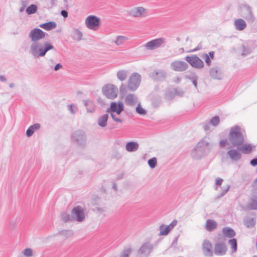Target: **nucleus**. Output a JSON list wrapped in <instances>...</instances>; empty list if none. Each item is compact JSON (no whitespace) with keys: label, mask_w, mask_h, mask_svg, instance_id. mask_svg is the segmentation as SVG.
<instances>
[{"label":"nucleus","mask_w":257,"mask_h":257,"mask_svg":"<svg viewBox=\"0 0 257 257\" xmlns=\"http://www.w3.org/2000/svg\"><path fill=\"white\" fill-rule=\"evenodd\" d=\"M219 122V117L218 116L213 117L210 120V123L214 126L218 125Z\"/></svg>","instance_id":"nucleus-51"},{"label":"nucleus","mask_w":257,"mask_h":257,"mask_svg":"<svg viewBox=\"0 0 257 257\" xmlns=\"http://www.w3.org/2000/svg\"><path fill=\"white\" fill-rule=\"evenodd\" d=\"M141 75L137 73H133L128 82V88L131 91H135L139 87L141 82Z\"/></svg>","instance_id":"nucleus-9"},{"label":"nucleus","mask_w":257,"mask_h":257,"mask_svg":"<svg viewBox=\"0 0 257 257\" xmlns=\"http://www.w3.org/2000/svg\"><path fill=\"white\" fill-rule=\"evenodd\" d=\"M254 47L251 42H246L243 44L240 48V51L241 52V55L246 56L251 53Z\"/></svg>","instance_id":"nucleus-19"},{"label":"nucleus","mask_w":257,"mask_h":257,"mask_svg":"<svg viewBox=\"0 0 257 257\" xmlns=\"http://www.w3.org/2000/svg\"><path fill=\"white\" fill-rule=\"evenodd\" d=\"M37 9L36 5L32 4L26 9V12L28 15L34 14L37 12Z\"/></svg>","instance_id":"nucleus-39"},{"label":"nucleus","mask_w":257,"mask_h":257,"mask_svg":"<svg viewBox=\"0 0 257 257\" xmlns=\"http://www.w3.org/2000/svg\"><path fill=\"white\" fill-rule=\"evenodd\" d=\"M244 225L248 228H251L254 227L255 224V220L250 217H246L243 220Z\"/></svg>","instance_id":"nucleus-32"},{"label":"nucleus","mask_w":257,"mask_h":257,"mask_svg":"<svg viewBox=\"0 0 257 257\" xmlns=\"http://www.w3.org/2000/svg\"><path fill=\"white\" fill-rule=\"evenodd\" d=\"M68 109L72 114H75L77 111V107L74 104H70L69 105Z\"/></svg>","instance_id":"nucleus-53"},{"label":"nucleus","mask_w":257,"mask_h":257,"mask_svg":"<svg viewBox=\"0 0 257 257\" xmlns=\"http://www.w3.org/2000/svg\"><path fill=\"white\" fill-rule=\"evenodd\" d=\"M185 77H186V78H187V79H189V80H190L192 81L194 87L196 89H197L198 77L195 74H192L190 76H186Z\"/></svg>","instance_id":"nucleus-43"},{"label":"nucleus","mask_w":257,"mask_h":257,"mask_svg":"<svg viewBox=\"0 0 257 257\" xmlns=\"http://www.w3.org/2000/svg\"><path fill=\"white\" fill-rule=\"evenodd\" d=\"M110 115L114 121L117 122H119V123H121L122 122V119H121L120 118H119V117H118L117 116L118 115L116 114V113H110Z\"/></svg>","instance_id":"nucleus-50"},{"label":"nucleus","mask_w":257,"mask_h":257,"mask_svg":"<svg viewBox=\"0 0 257 257\" xmlns=\"http://www.w3.org/2000/svg\"><path fill=\"white\" fill-rule=\"evenodd\" d=\"M201 49V46L198 45L196 48H195V49H194L193 50H190L188 52H195L196 51L199 50Z\"/></svg>","instance_id":"nucleus-62"},{"label":"nucleus","mask_w":257,"mask_h":257,"mask_svg":"<svg viewBox=\"0 0 257 257\" xmlns=\"http://www.w3.org/2000/svg\"><path fill=\"white\" fill-rule=\"evenodd\" d=\"M223 235L228 238H232L235 235V232L233 229L229 227H225L222 229Z\"/></svg>","instance_id":"nucleus-31"},{"label":"nucleus","mask_w":257,"mask_h":257,"mask_svg":"<svg viewBox=\"0 0 257 257\" xmlns=\"http://www.w3.org/2000/svg\"><path fill=\"white\" fill-rule=\"evenodd\" d=\"M150 76L154 81H162L167 77L168 74L164 70L156 69L150 73Z\"/></svg>","instance_id":"nucleus-13"},{"label":"nucleus","mask_w":257,"mask_h":257,"mask_svg":"<svg viewBox=\"0 0 257 257\" xmlns=\"http://www.w3.org/2000/svg\"><path fill=\"white\" fill-rule=\"evenodd\" d=\"M213 146V144L209 142V138L205 137L200 140L192 150L191 156L194 159H200L210 152Z\"/></svg>","instance_id":"nucleus-1"},{"label":"nucleus","mask_w":257,"mask_h":257,"mask_svg":"<svg viewBox=\"0 0 257 257\" xmlns=\"http://www.w3.org/2000/svg\"><path fill=\"white\" fill-rule=\"evenodd\" d=\"M228 243L229 245L231 246V247L233 251V252H235L237 250V241L235 238H232L228 241Z\"/></svg>","instance_id":"nucleus-44"},{"label":"nucleus","mask_w":257,"mask_h":257,"mask_svg":"<svg viewBox=\"0 0 257 257\" xmlns=\"http://www.w3.org/2000/svg\"><path fill=\"white\" fill-rule=\"evenodd\" d=\"M223 182V179L218 178L215 180V185L217 186H220Z\"/></svg>","instance_id":"nucleus-56"},{"label":"nucleus","mask_w":257,"mask_h":257,"mask_svg":"<svg viewBox=\"0 0 257 257\" xmlns=\"http://www.w3.org/2000/svg\"><path fill=\"white\" fill-rule=\"evenodd\" d=\"M227 155L233 161H238L242 157V155L241 153L239 152V150L235 149H231L229 150L227 153Z\"/></svg>","instance_id":"nucleus-23"},{"label":"nucleus","mask_w":257,"mask_h":257,"mask_svg":"<svg viewBox=\"0 0 257 257\" xmlns=\"http://www.w3.org/2000/svg\"><path fill=\"white\" fill-rule=\"evenodd\" d=\"M52 49H55V48L50 42H36L32 43L30 47V53L35 58H39L44 57L48 51Z\"/></svg>","instance_id":"nucleus-2"},{"label":"nucleus","mask_w":257,"mask_h":257,"mask_svg":"<svg viewBox=\"0 0 257 257\" xmlns=\"http://www.w3.org/2000/svg\"><path fill=\"white\" fill-rule=\"evenodd\" d=\"M217 225V223L214 220L209 219L206 221L205 228L207 231L211 232L215 230Z\"/></svg>","instance_id":"nucleus-26"},{"label":"nucleus","mask_w":257,"mask_h":257,"mask_svg":"<svg viewBox=\"0 0 257 257\" xmlns=\"http://www.w3.org/2000/svg\"><path fill=\"white\" fill-rule=\"evenodd\" d=\"M71 140L73 143L78 146L84 147L86 143V136L85 132L82 130L75 131L71 136Z\"/></svg>","instance_id":"nucleus-5"},{"label":"nucleus","mask_w":257,"mask_h":257,"mask_svg":"<svg viewBox=\"0 0 257 257\" xmlns=\"http://www.w3.org/2000/svg\"><path fill=\"white\" fill-rule=\"evenodd\" d=\"M133 251V249L131 247L124 248L120 252L119 257H130Z\"/></svg>","instance_id":"nucleus-36"},{"label":"nucleus","mask_w":257,"mask_h":257,"mask_svg":"<svg viewBox=\"0 0 257 257\" xmlns=\"http://www.w3.org/2000/svg\"><path fill=\"white\" fill-rule=\"evenodd\" d=\"M125 102L127 105L134 106L137 102V98L133 94H128L125 99Z\"/></svg>","instance_id":"nucleus-28"},{"label":"nucleus","mask_w":257,"mask_h":257,"mask_svg":"<svg viewBox=\"0 0 257 257\" xmlns=\"http://www.w3.org/2000/svg\"><path fill=\"white\" fill-rule=\"evenodd\" d=\"M233 24L235 29L237 31H242L247 27L245 21L240 18L235 20Z\"/></svg>","instance_id":"nucleus-24"},{"label":"nucleus","mask_w":257,"mask_h":257,"mask_svg":"<svg viewBox=\"0 0 257 257\" xmlns=\"http://www.w3.org/2000/svg\"><path fill=\"white\" fill-rule=\"evenodd\" d=\"M202 250L205 256H212L213 255V252L212 250V245L211 242L207 240H204L202 243Z\"/></svg>","instance_id":"nucleus-18"},{"label":"nucleus","mask_w":257,"mask_h":257,"mask_svg":"<svg viewBox=\"0 0 257 257\" xmlns=\"http://www.w3.org/2000/svg\"><path fill=\"white\" fill-rule=\"evenodd\" d=\"M22 253L26 257H30L33 255V250L31 248H27L22 251Z\"/></svg>","instance_id":"nucleus-48"},{"label":"nucleus","mask_w":257,"mask_h":257,"mask_svg":"<svg viewBox=\"0 0 257 257\" xmlns=\"http://www.w3.org/2000/svg\"><path fill=\"white\" fill-rule=\"evenodd\" d=\"M228 139L234 147H239L243 144L244 141V135L240 126L235 125L231 127Z\"/></svg>","instance_id":"nucleus-3"},{"label":"nucleus","mask_w":257,"mask_h":257,"mask_svg":"<svg viewBox=\"0 0 257 257\" xmlns=\"http://www.w3.org/2000/svg\"><path fill=\"white\" fill-rule=\"evenodd\" d=\"M203 128L205 131H209L210 130V124L209 123H207L204 124Z\"/></svg>","instance_id":"nucleus-57"},{"label":"nucleus","mask_w":257,"mask_h":257,"mask_svg":"<svg viewBox=\"0 0 257 257\" xmlns=\"http://www.w3.org/2000/svg\"><path fill=\"white\" fill-rule=\"evenodd\" d=\"M128 71L125 70H119L116 73V76L118 80L123 81L126 78L128 75Z\"/></svg>","instance_id":"nucleus-34"},{"label":"nucleus","mask_w":257,"mask_h":257,"mask_svg":"<svg viewBox=\"0 0 257 257\" xmlns=\"http://www.w3.org/2000/svg\"><path fill=\"white\" fill-rule=\"evenodd\" d=\"M82 33L78 29H74L73 35V39L76 41H79L82 39Z\"/></svg>","instance_id":"nucleus-38"},{"label":"nucleus","mask_w":257,"mask_h":257,"mask_svg":"<svg viewBox=\"0 0 257 257\" xmlns=\"http://www.w3.org/2000/svg\"><path fill=\"white\" fill-rule=\"evenodd\" d=\"M61 15L64 18L68 17V12L65 10H62L61 11Z\"/></svg>","instance_id":"nucleus-60"},{"label":"nucleus","mask_w":257,"mask_h":257,"mask_svg":"<svg viewBox=\"0 0 257 257\" xmlns=\"http://www.w3.org/2000/svg\"><path fill=\"white\" fill-rule=\"evenodd\" d=\"M153 249V245L147 242L142 245L138 251L139 257H148Z\"/></svg>","instance_id":"nucleus-12"},{"label":"nucleus","mask_w":257,"mask_h":257,"mask_svg":"<svg viewBox=\"0 0 257 257\" xmlns=\"http://www.w3.org/2000/svg\"><path fill=\"white\" fill-rule=\"evenodd\" d=\"M252 186L254 189H257V178L253 182Z\"/></svg>","instance_id":"nucleus-64"},{"label":"nucleus","mask_w":257,"mask_h":257,"mask_svg":"<svg viewBox=\"0 0 257 257\" xmlns=\"http://www.w3.org/2000/svg\"><path fill=\"white\" fill-rule=\"evenodd\" d=\"M227 247L224 242H217L214 245V251L216 255H222L226 253Z\"/></svg>","instance_id":"nucleus-17"},{"label":"nucleus","mask_w":257,"mask_h":257,"mask_svg":"<svg viewBox=\"0 0 257 257\" xmlns=\"http://www.w3.org/2000/svg\"><path fill=\"white\" fill-rule=\"evenodd\" d=\"M92 209L95 213L99 214H102L106 211V207L104 206L96 205L94 206Z\"/></svg>","instance_id":"nucleus-37"},{"label":"nucleus","mask_w":257,"mask_h":257,"mask_svg":"<svg viewBox=\"0 0 257 257\" xmlns=\"http://www.w3.org/2000/svg\"><path fill=\"white\" fill-rule=\"evenodd\" d=\"M185 60L193 68L197 69H202L204 67V63L201 59L195 55L186 56Z\"/></svg>","instance_id":"nucleus-7"},{"label":"nucleus","mask_w":257,"mask_h":257,"mask_svg":"<svg viewBox=\"0 0 257 257\" xmlns=\"http://www.w3.org/2000/svg\"><path fill=\"white\" fill-rule=\"evenodd\" d=\"M175 92L177 95L181 96L184 94V91L179 88L175 89Z\"/></svg>","instance_id":"nucleus-54"},{"label":"nucleus","mask_w":257,"mask_h":257,"mask_svg":"<svg viewBox=\"0 0 257 257\" xmlns=\"http://www.w3.org/2000/svg\"><path fill=\"white\" fill-rule=\"evenodd\" d=\"M61 219L65 222L72 221V214L70 216L67 212H63L61 214Z\"/></svg>","instance_id":"nucleus-41"},{"label":"nucleus","mask_w":257,"mask_h":257,"mask_svg":"<svg viewBox=\"0 0 257 257\" xmlns=\"http://www.w3.org/2000/svg\"><path fill=\"white\" fill-rule=\"evenodd\" d=\"M83 104L85 105L87 112L89 113H93L95 111V106L94 102L89 99L83 100Z\"/></svg>","instance_id":"nucleus-25"},{"label":"nucleus","mask_w":257,"mask_h":257,"mask_svg":"<svg viewBox=\"0 0 257 257\" xmlns=\"http://www.w3.org/2000/svg\"><path fill=\"white\" fill-rule=\"evenodd\" d=\"M126 90V86L122 84L119 87V91L120 93H125Z\"/></svg>","instance_id":"nucleus-55"},{"label":"nucleus","mask_w":257,"mask_h":257,"mask_svg":"<svg viewBox=\"0 0 257 257\" xmlns=\"http://www.w3.org/2000/svg\"><path fill=\"white\" fill-rule=\"evenodd\" d=\"M226 140H221L220 143H219V145H220V146L221 147H225V146L226 145Z\"/></svg>","instance_id":"nucleus-61"},{"label":"nucleus","mask_w":257,"mask_h":257,"mask_svg":"<svg viewBox=\"0 0 257 257\" xmlns=\"http://www.w3.org/2000/svg\"><path fill=\"white\" fill-rule=\"evenodd\" d=\"M100 19L95 16H89L86 19L85 24L86 27L90 29H94V27L99 25Z\"/></svg>","instance_id":"nucleus-16"},{"label":"nucleus","mask_w":257,"mask_h":257,"mask_svg":"<svg viewBox=\"0 0 257 257\" xmlns=\"http://www.w3.org/2000/svg\"><path fill=\"white\" fill-rule=\"evenodd\" d=\"M62 68V65L60 63H59V64H57V65H56V66L54 67V69L55 71H57Z\"/></svg>","instance_id":"nucleus-59"},{"label":"nucleus","mask_w":257,"mask_h":257,"mask_svg":"<svg viewBox=\"0 0 257 257\" xmlns=\"http://www.w3.org/2000/svg\"><path fill=\"white\" fill-rule=\"evenodd\" d=\"M169 227L165 225H161L160 226V232L159 234L160 235H167L170 230L169 229Z\"/></svg>","instance_id":"nucleus-42"},{"label":"nucleus","mask_w":257,"mask_h":257,"mask_svg":"<svg viewBox=\"0 0 257 257\" xmlns=\"http://www.w3.org/2000/svg\"><path fill=\"white\" fill-rule=\"evenodd\" d=\"M148 165L149 166H150V167L151 168H154L156 167L157 166V159L155 157H154L152 159H150L148 160Z\"/></svg>","instance_id":"nucleus-46"},{"label":"nucleus","mask_w":257,"mask_h":257,"mask_svg":"<svg viewBox=\"0 0 257 257\" xmlns=\"http://www.w3.org/2000/svg\"><path fill=\"white\" fill-rule=\"evenodd\" d=\"M207 55L209 56V57L210 59H213L214 58V51H210V52H209V53Z\"/></svg>","instance_id":"nucleus-63"},{"label":"nucleus","mask_w":257,"mask_h":257,"mask_svg":"<svg viewBox=\"0 0 257 257\" xmlns=\"http://www.w3.org/2000/svg\"><path fill=\"white\" fill-rule=\"evenodd\" d=\"M242 17L248 23H252L255 20V17L252 13V8L247 4H243L241 7Z\"/></svg>","instance_id":"nucleus-6"},{"label":"nucleus","mask_w":257,"mask_h":257,"mask_svg":"<svg viewBox=\"0 0 257 257\" xmlns=\"http://www.w3.org/2000/svg\"><path fill=\"white\" fill-rule=\"evenodd\" d=\"M128 39V38L125 36H118L114 41V43L117 46H120L123 45Z\"/></svg>","instance_id":"nucleus-35"},{"label":"nucleus","mask_w":257,"mask_h":257,"mask_svg":"<svg viewBox=\"0 0 257 257\" xmlns=\"http://www.w3.org/2000/svg\"><path fill=\"white\" fill-rule=\"evenodd\" d=\"M124 106L122 102L119 101L118 103L113 102L110 103L109 108L106 109V112L110 114V113H116V114L119 115L123 110Z\"/></svg>","instance_id":"nucleus-15"},{"label":"nucleus","mask_w":257,"mask_h":257,"mask_svg":"<svg viewBox=\"0 0 257 257\" xmlns=\"http://www.w3.org/2000/svg\"><path fill=\"white\" fill-rule=\"evenodd\" d=\"M60 234L64 236L66 238L72 236L73 234V232L72 230H63L60 232Z\"/></svg>","instance_id":"nucleus-49"},{"label":"nucleus","mask_w":257,"mask_h":257,"mask_svg":"<svg viewBox=\"0 0 257 257\" xmlns=\"http://www.w3.org/2000/svg\"><path fill=\"white\" fill-rule=\"evenodd\" d=\"M210 76L215 79L220 80L223 77V74L221 70L218 67H214L210 69Z\"/></svg>","instance_id":"nucleus-21"},{"label":"nucleus","mask_w":257,"mask_h":257,"mask_svg":"<svg viewBox=\"0 0 257 257\" xmlns=\"http://www.w3.org/2000/svg\"><path fill=\"white\" fill-rule=\"evenodd\" d=\"M147 10L143 7H136L131 10L130 15L134 17H140L144 16Z\"/></svg>","instance_id":"nucleus-22"},{"label":"nucleus","mask_w":257,"mask_h":257,"mask_svg":"<svg viewBox=\"0 0 257 257\" xmlns=\"http://www.w3.org/2000/svg\"><path fill=\"white\" fill-rule=\"evenodd\" d=\"M102 92L107 98L114 99L117 96L118 90L114 84L107 83L102 87Z\"/></svg>","instance_id":"nucleus-4"},{"label":"nucleus","mask_w":257,"mask_h":257,"mask_svg":"<svg viewBox=\"0 0 257 257\" xmlns=\"http://www.w3.org/2000/svg\"><path fill=\"white\" fill-rule=\"evenodd\" d=\"M71 214L73 220L78 222H82L85 218L84 210L79 206H77L72 209Z\"/></svg>","instance_id":"nucleus-10"},{"label":"nucleus","mask_w":257,"mask_h":257,"mask_svg":"<svg viewBox=\"0 0 257 257\" xmlns=\"http://www.w3.org/2000/svg\"><path fill=\"white\" fill-rule=\"evenodd\" d=\"M247 208L251 210L257 209V199L251 198L247 204Z\"/></svg>","instance_id":"nucleus-40"},{"label":"nucleus","mask_w":257,"mask_h":257,"mask_svg":"<svg viewBox=\"0 0 257 257\" xmlns=\"http://www.w3.org/2000/svg\"><path fill=\"white\" fill-rule=\"evenodd\" d=\"M57 24L55 22H49L41 24L40 27L46 30L50 31L56 28Z\"/></svg>","instance_id":"nucleus-33"},{"label":"nucleus","mask_w":257,"mask_h":257,"mask_svg":"<svg viewBox=\"0 0 257 257\" xmlns=\"http://www.w3.org/2000/svg\"><path fill=\"white\" fill-rule=\"evenodd\" d=\"M170 67L175 71L182 72L186 70L189 66L184 61L177 60L172 62L170 64Z\"/></svg>","instance_id":"nucleus-14"},{"label":"nucleus","mask_w":257,"mask_h":257,"mask_svg":"<svg viewBox=\"0 0 257 257\" xmlns=\"http://www.w3.org/2000/svg\"><path fill=\"white\" fill-rule=\"evenodd\" d=\"M202 57L205 60V61L207 66H210L211 64V61L207 54H203Z\"/></svg>","instance_id":"nucleus-52"},{"label":"nucleus","mask_w":257,"mask_h":257,"mask_svg":"<svg viewBox=\"0 0 257 257\" xmlns=\"http://www.w3.org/2000/svg\"><path fill=\"white\" fill-rule=\"evenodd\" d=\"M136 112L140 115H146L147 111L143 108L140 104L139 103L136 109Z\"/></svg>","instance_id":"nucleus-47"},{"label":"nucleus","mask_w":257,"mask_h":257,"mask_svg":"<svg viewBox=\"0 0 257 257\" xmlns=\"http://www.w3.org/2000/svg\"><path fill=\"white\" fill-rule=\"evenodd\" d=\"M230 185L227 184L225 186H223L221 188L222 191L219 194V195L218 196L217 198H219L222 196H223L230 189Z\"/></svg>","instance_id":"nucleus-45"},{"label":"nucleus","mask_w":257,"mask_h":257,"mask_svg":"<svg viewBox=\"0 0 257 257\" xmlns=\"http://www.w3.org/2000/svg\"><path fill=\"white\" fill-rule=\"evenodd\" d=\"M139 147V144L136 142H130L125 145V149L128 152H136L138 150Z\"/></svg>","instance_id":"nucleus-27"},{"label":"nucleus","mask_w":257,"mask_h":257,"mask_svg":"<svg viewBox=\"0 0 257 257\" xmlns=\"http://www.w3.org/2000/svg\"><path fill=\"white\" fill-rule=\"evenodd\" d=\"M255 149V146L250 144H242L238 147L239 151L245 154H249L252 151H254Z\"/></svg>","instance_id":"nucleus-20"},{"label":"nucleus","mask_w":257,"mask_h":257,"mask_svg":"<svg viewBox=\"0 0 257 257\" xmlns=\"http://www.w3.org/2000/svg\"><path fill=\"white\" fill-rule=\"evenodd\" d=\"M166 42L165 39L160 38L152 40L144 45L146 49L148 50H154L161 46Z\"/></svg>","instance_id":"nucleus-11"},{"label":"nucleus","mask_w":257,"mask_h":257,"mask_svg":"<svg viewBox=\"0 0 257 257\" xmlns=\"http://www.w3.org/2000/svg\"><path fill=\"white\" fill-rule=\"evenodd\" d=\"M47 34L39 28H35L31 31L29 34V37L32 43L40 42V40L44 39Z\"/></svg>","instance_id":"nucleus-8"},{"label":"nucleus","mask_w":257,"mask_h":257,"mask_svg":"<svg viewBox=\"0 0 257 257\" xmlns=\"http://www.w3.org/2000/svg\"><path fill=\"white\" fill-rule=\"evenodd\" d=\"M250 164L252 166H256L257 165V158H254V159H252L250 162Z\"/></svg>","instance_id":"nucleus-58"},{"label":"nucleus","mask_w":257,"mask_h":257,"mask_svg":"<svg viewBox=\"0 0 257 257\" xmlns=\"http://www.w3.org/2000/svg\"><path fill=\"white\" fill-rule=\"evenodd\" d=\"M40 128V124L39 123H35L31 125L26 131V135L28 137H31L34 133Z\"/></svg>","instance_id":"nucleus-30"},{"label":"nucleus","mask_w":257,"mask_h":257,"mask_svg":"<svg viewBox=\"0 0 257 257\" xmlns=\"http://www.w3.org/2000/svg\"><path fill=\"white\" fill-rule=\"evenodd\" d=\"M108 118V114H104L98 118L97 123L99 126L104 127L107 125V121Z\"/></svg>","instance_id":"nucleus-29"}]
</instances>
